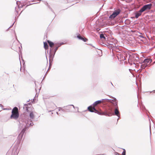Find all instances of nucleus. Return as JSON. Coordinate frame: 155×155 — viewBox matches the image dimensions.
<instances>
[{
	"label": "nucleus",
	"mask_w": 155,
	"mask_h": 155,
	"mask_svg": "<svg viewBox=\"0 0 155 155\" xmlns=\"http://www.w3.org/2000/svg\"><path fill=\"white\" fill-rule=\"evenodd\" d=\"M88 109L91 112H94L95 113H97L100 115H105L110 116H112L113 114V109L110 107L109 108L106 112L102 113H100L96 110L94 107H92L91 106L88 107Z\"/></svg>",
	"instance_id": "f257e3e1"
},
{
	"label": "nucleus",
	"mask_w": 155,
	"mask_h": 155,
	"mask_svg": "<svg viewBox=\"0 0 155 155\" xmlns=\"http://www.w3.org/2000/svg\"><path fill=\"white\" fill-rule=\"evenodd\" d=\"M19 114L18 112V108L16 107H14L12 110V115L10 116V118L12 119L16 120L19 117Z\"/></svg>",
	"instance_id": "f03ea898"
},
{
	"label": "nucleus",
	"mask_w": 155,
	"mask_h": 155,
	"mask_svg": "<svg viewBox=\"0 0 155 155\" xmlns=\"http://www.w3.org/2000/svg\"><path fill=\"white\" fill-rule=\"evenodd\" d=\"M27 125L26 124L25 125V124H20V127H21V128H23V129L18 136V140H20L22 138L26 130Z\"/></svg>",
	"instance_id": "7ed1b4c3"
},
{
	"label": "nucleus",
	"mask_w": 155,
	"mask_h": 155,
	"mask_svg": "<svg viewBox=\"0 0 155 155\" xmlns=\"http://www.w3.org/2000/svg\"><path fill=\"white\" fill-rule=\"evenodd\" d=\"M116 11H115L113 12V13L110 15L109 17L110 19H113L120 13V10Z\"/></svg>",
	"instance_id": "20e7f679"
},
{
	"label": "nucleus",
	"mask_w": 155,
	"mask_h": 155,
	"mask_svg": "<svg viewBox=\"0 0 155 155\" xmlns=\"http://www.w3.org/2000/svg\"><path fill=\"white\" fill-rule=\"evenodd\" d=\"M152 6L151 4H147L144 5L140 10H150Z\"/></svg>",
	"instance_id": "39448f33"
},
{
	"label": "nucleus",
	"mask_w": 155,
	"mask_h": 155,
	"mask_svg": "<svg viewBox=\"0 0 155 155\" xmlns=\"http://www.w3.org/2000/svg\"><path fill=\"white\" fill-rule=\"evenodd\" d=\"M74 106L73 105H71L66 106L65 109L67 110V111H73L72 109H74Z\"/></svg>",
	"instance_id": "423d86ee"
},
{
	"label": "nucleus",
	"mask_w": 155,
	"mask_h": 155,
	"mask_svg": "<svg viewBox=\"0 0 155 155\" xmlns=\"http://www.w3.org/2000/svg\"><path fill=\"white\" fill-rule=\"evenodd\" d=\"M145 10H139V11L135 13V17L136 18H138L140 16L142 12Z\"/></svg>",
	"instance_id": "0eeeda50"
},
{
	"label": "nucleus",
	"mask_w": 155,
	"mask_h": 155,
	"mask_svg": "<svg viewBox=\"0 0 155 155\" xmlns=\"http://www.w3.org/2000/svg\"><path fill=\"white\" fill-rule=\"evenodd\" d=\"M151 62V60L150 59H145L143 61V63H144L146 65H147V66H149Z\"/></svg>",
	"instance_id": "6e6552de"
},
{
	"label": "nucleus",
	"mask_w": 155,
	"mask_h": 155,
	"mask_svg": "<svg viewBox=\"0 0 155 155\" xmlns=\"http://www.w3.org/2000/svg\"><path fill=\"white\" fill-rule=\"evenodd\" d=\"M103 100H107V101H108L109 100L108 99H102V100H99L97 101H95V102H94V103L93 104V106L94 107L96 106L97 104L101 103L102 101H103Z\"/></svg>",
	"instance_id": "1a4fd4ad"
},
{
	"label": "nucleus",
	"mask_w": 155,
	"mask_h": 155,
	"mask_svg": "<svg viewBox=\"0 0 155 155\" xmlns=\"http://www.w3.org/2000/svg\"><path fill=\"white\" fill-rule=\"evenodd\" d=\"M117 43L116 44L115 43L111 42V43L110 44V45L109 46V48H115L117 47Z\"/></svg>",
	"instance_id": "9d476101"
},
{
	"label": "nucleus",
	"mask_w": 155,
	"mask_h": 155,
	"mask_svg": "<svg viewBox=\"0 0 155 155\" xmlns=\"http://www.w3.org/2000/svg\"><path fill=\"white\" fill-rule=\"evenodd\" d=\"M29 117L31 121L34 119V113L33 111H31L29 114Z\"/></svg>",
	"instance_id": "9b49d317"
},
{
	"label": "nucleus",
	"mask_w": 155,
	"mask_h": 155,
	"mask_svg": "<svg viewBox=\"0 0 155 155\" xmlns=\"http://www.w3.org/2000/svg\"><path fill=\"white\" fill-rule=\"evenodd\" d=\"M77 37L79 39L81 40L84 42H86L87 40L86 38L81 37L80 35H78Z\"/></svg>",
	"instance_id": "f8f14e48"
},
{
	"label": "nucleus",
	"mask_w": 155,
	"mask_h": 155,
	"mask_svg": "<svg viewBox=\"0 0 155 155\" xmlns=\"http://www.w3.org/2000/svg\"><path fill=\"white\" fill-rule=\"evenodd\" d=\"M114 113L115 115L117 116L118 117H119V112L118 111V109L117 108H116L115 109Z\"/></svg>",
	"instance_id": "ddd939ff"
},
{
	"label": "nucleus",
	"mask_w": 155,
	"mask_h": 155,
	"mask_svg": "<svg viewBox=\"0 0 155 155\" xmlns=\"http://www.w3.org/2000/svg\"><path fill=\"white\" fill-rule=\"evenodd\" d=\"M48 43L49 44V46L51 48L54 45V44L52 42H51L49 40L47 41Z\"/></svg>",
	"instance_id": "4468645a"
},
{
	"label": "nucleus",
	"mask_w": 155,
	"mask_h": 155,
	"mask_svg": "<svg viewBox=\"0 0 155 155\" xmlns=\"http://www.w3.org/2000/svg\"><path fill=\"white\" fill-rule=\"evenodd\" d=\"M147 64H146L144 63H143V64L141 65V68H142V69H144L146 67H148L147 66V65H146Z\"/></svg>",
	"instance_id": "2eb2a0df"
},
{
	"label": "nucleus",
	"mask_w": 155,
	"mask_h": 155,
	"mask_svg": "<svg viewBox=\"0 0 155 155\" xmlns=\"http://www.w3.org/2000/svg\"><path fill=\"white\" fill-rule=\"evenodd\" d=\"M21 12H21H19V10H15V13L16 16L17 17H18Z\"/></svg>",
	"instance_id": "dca6fc26"
},
{
	"label": "nucleus",
	"mask_w": 155,
	"mask_h": 155,
	"mask_svg": "<svg viewBox=\"0 0 155 155\" xmlns=\"http://www.w3.org/2000/svg\"><path fill=\"white\" fill-rule=\"evenodd\" d=\"M48 45L46 42H44V47L45 49H47L48 48Z\"/></svg>",
	"instance_id": "f3484780"
},
{
	"label": "nucleus",
	"mask_w": 155,
	"mask_h": 155,
	"mask_svg": "<svg viewBox=\"0 0 155 155\" xmlns=\"http://www.w3.org/2000/svg\"><path fill=\"white\" fill-rule=\"evenodd\" d=\"M20 3V2H19V1H17L16 2V3L18 5V8H21L23 7V6H22V5H18L19 3Z\"/></svg>",
	"instance_id": "a211bd4d"
},
{
	"label": "nucleus",
	"mask_w": 155,
	"mask_h": 155,
	"mask_svg": "<svg viewBox=\"0 0 155 155\" xmlns=\"http://www.w3.org/2000/svg\"><path fill=\"white\" fill-rule=\"evenodd\" d=\"M126 154V152L125 149H124V151L122 153V155H125ZM116 155H120L118 153H116Z\"/></svg>",
	"instance_id": "6ab92c4d"
},
{
	"label": "nucleus",
	"mask_w": 155,
	"mask_h": 155,
	"mask_svg": "<svg viewBox=\"0 0 155 155\" xmlns=\"http://www.w3.org/2000/svg\"><path fill=\"white\" fill-rule=\"evenodd\" d=\"M100 38H101L102 39V38H103L104 39H105V38L104 36V35L103 34H101L100 35Z\"/></svg>",
	"instance_id": "aec40b11"
},
{
	"label": "nucleus",
	"mask_w": 155,
	"mask_h": 155,
	"mask_svg": "<svg viewBox=\"0 0 155 155\" xmlns=\"http://www.w3.org/2000/svg\"><path fill=\"white\" fill-rule=\"evenodd\" d=\"M151 27L153 31H155V24H152Z\"/></svg>",
	"instance_id": "412c9836"
},
{
	"label": "nucleus",
	"mask_w": 155,
	"mask_h": 155,
	"mask_svg": "<svg viewBox=\"0 0 155 155\" xmlns=\"http://www.w3.org/2000/svg\"><path fill=\"white\" fill-rule=\"evenodd\" d=\"M28 105L27 104H25L23 108L24 109L25 108H26V110L28 111V109L27 108Z\"/></svg>",
	"instance_id": "4be33fe9"
},
{
	"label": "nucleus",
	"mask_w": 155,
	"mask_h": 155,
	"mask_svg": "<svg viewBox=\"0 0 155 155\" xmlns=\"http://www.w3.org/2000/svg\"><path fill=\"white\" fill-rule=\"evenodd\" d=\"M59 46H60V45L58 47H55V52L57 50L58 48V47H59Z\"/></svg>",
	"instance_id": "5701e85b"
},
{
	"label": "nucleus",
	"mask_w": 155,
	"mask_h": 155,
	"mask_svg": "<svg viewBox=\"0 0 155 155\" xmlns=\"http://www.w3.org/2000/svg\"><path fill=\"white\" fill-rule=\"evenodd\" d=\"M114 102H115V103L114 104H115V105L116 106H117V102H116V101H114Z\"/></svg>",
	"instance_id": "b1692460"
},
{
	"label": "nucleus",
	"mask_w": 155,
	"mask_h": 155,
	"mask_svg": "<svg viewBox=\"0 0 155 155\" xmlns=\"http://www.w3.org/2000/svg\"><path fill=\"white\" fill-rule=\"evenodd\" d=\"M63 110L64 109H62V108H61V109H60L59 110L60 111H63Z\"/></svg>",
	"instance_id": "393cba45"
},
{
	"label": "nucleus",
	"mask_w": 155,
	"mask_h": 155,
	"mask_svg": "<svg viewBox=\"0 0 155 155\" xmlns=\"http://www.w3.org/2000/svg\"><path fill=\"white\" fill-rule=\"evenodd\" d=\"M33 125V122L31 123L30 124V125L32 126Z\"/></svg>",
	"instance_id": "a878e982"
},
{
	"label": "nucleus",
	"mask_w": 155,
	"mask_h": 155,
	"mask_svg": "<svg viewBox=\"0 0 155 155\" xmlns=\"http://www.w3.org/2000/svg\"><path fill=\"white\" fill-rule=\"evenodd\" d=\"M119 54H117V57L119 59Z\"/></svg>",
	"instance_id": "bb28decb"
},
{
	"label": "nucleus",
	"mask_w": 155,
	"mask_h": 155,
	"mask_svg": "<svg viewBox=\"0 0 155 155\" xmlns=\"http://www.w3.org/2000/svg\"><path fill=\"white\" fill-rule=\"evenodd\" d=\"M14 23H13L12 24V26H13V25H14Z\"/></svg>",
	"instance_id": "cd10ccee"
},
{
	"label": "nucleus",
	"mask_w": 155,
	"mask_h": 155,
	"mask_svg": "<svg viewBox=\"0 0 155 155\" xmlns=\"http://www.w3.org/2000/svg\"><path fill=\"white\" fill-rule=\"evenodd\" d=\"M101 155H105L104 154H101Z\"/></svg>",
	"instance_id": "c85d7f7f"
},
{
	"label": "nucleus",
	"mask_w": 155,
	"mask_h": 155,
	"mask_svg": "<svg viewBox=\"0 0 155 155\" xmlns=\"http://www.w3.org/2000/svg\"><path fill=\"white\" fill-rule=\"evenodd\" d=\"M120 59L121 60H122V59H121V58H120ZM123 59H122V60H123Z\"/></svg>",
	"instance_id": "c756f323"
},
{
	"label": "nucleus",
	"mask_w": 155,
	"mask_h": 155,
	"mask_svg": "<svg viewBox=\"0 0 155 155\" xmlns=\"http://www.w3.org/2000/svg\"><path fill=\"white\" fill-rule=\"evenodd\" d=\"M57 114H58V112H57Z\"/></svg>",
	"instance_id": "7c9ffc66"
},
{
	"label": "nucleus",
	"mask_w": 155,
	"mask_h": 155,
	"mask_svg": "<svg viewBox=\"0 0 155 155\" xmlns=\"http://www.w3.org/2000/svg\"><path fill=\"white\" fill-rule=\"evenodd\" d=\"M117 10H120V9H118Z\"/></svg>",
	"instance_id": "2f4dec72"
}]
</instances>
